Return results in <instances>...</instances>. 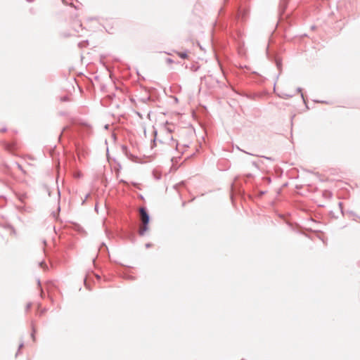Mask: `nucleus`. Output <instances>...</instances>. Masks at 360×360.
<instances>
[{"mask_svg": "<svg viewBox=\"0 0 360 360\" xmlns=\"http://www.w3.org/2000/svg\"><path fill=\"white\" fill-rule=\"evenodd\" d=\"M274 61H275V63H276V65L278 70H279V74H280L282 71V60L281 58H279L278 57H275Z\"/></svg>", "mask_w": 360, "mask_h": 360, "instance_id": "nucleus-5", "label": "nucleus"}, {"mask_svg": "<svg viewBox=\"0 0 360 360\" xmlns=\"http://www.w3.org/2000/svg\"><path fill=\"white\" fill-rule=\"evenodd\" d=\"M121 148H122V151L123 153L129 152V149H128L127 146H125V145H122Z\"/></svg>", "mask_w": 360, "mask_h": 360, "instance_id": "nucleus-14", "label": "nucleus"}, {"mask_svg": "<svg viewBox=\"0 0 360 360\" xmlns=\"http://www.w3.org/2000/svg\"><path fill=\"white\" fill-rule=\"evenodd\" d=\"M166 62H167V63H168V64H172V63H174V60H173L172 58H167L166 59Z\"/></svg>", "mask_w": 360, "mask_h": 360, "instance_id": "nucleus-17", "label": "nucleus"}, {"mask_svg": "<svg viewBox=\"0 0 360 360\" xmlns=\"http://www.w3.org/2000/svg\"><path fill=\"white\" fill-rule=\"evenodd\" d=\"M39 266H40L41 267H43V268H44V266L47 267V266H46V264H45V262H39Z\"/></svg>", "mask_w": 360, "mask_h": 360, "instance_id": "nucleus-19", "label": "nucleus"}, {"mask_svg": "<svg viewBox=\"0 0 360 360\" xmlns=\"http://www.w3.org/2000/svg\"><path fill=\"white\" fill-rule=\"evenodd\" d=\"M314 101L316 103H326L325 101Z\"/></svg>", "mask_w": 360, "mask_h": 360, "instance_id": "nucleus-29", "label": "nucleus"}, {"mask_svg": "<svg viewBox=\"0 0 360 360\" xmlns=\"http://www.w3.org/2000/svg\"><path fill=\"white\" fill-rule=\"evenodd\" d=\"M248 11L246 9L239 8L237 11L236 18L242 21L245 20L248 16Z\"/></svg>", "mask_w": 360, "mask_h": 360, "instance_id": "nucleus-3", "label": "nucleus"}, {"mask_svg": "<svg viewBox=\"0 0 360 360\" xmlns=\"http://www.w3.org/2000/svg\"><path fill=\"white\" fill-rule=\"evenodd\" d=\"M95 210H98V207H97V206H96V207H95Z\"/></svg>", "mask_w": 360, "mask_h": 360, "instance_id": "nucleus-35", "label": "nucleus"}, {"mask_svg": "<svg viewBox=\"0 0 360 360\" xmlns=\"http://www.w3.org/2000/svg\"><path fill=\"white\" fill-rule=\"evenodd\" d=\"M246 176L248 177V178H250V177L252 176V174H250V173H248V174H246Z\"/></svg>", "mask_w": 360, "mask_h": 360, "instance_id": "nucleus-22", "label": "nucleus"}, {"mask_svg": "<svg viewBox=\"0 0 360 360\" xmlns=\"http://www.w3.org/2000/svg\"><path fill=\"white\" fill-rule=\"evenodd\" d=\"M58 195H60V191H59V190H58Z\"/></svg>", "mask_w": 360, "mask_h": 360, "instance_id": "nucleus-33", "label": "nucleus"}, {"mask_svg": "<svg viewBox=\"0 0 360 360\" xmlns=\"http://www.w3.org/2000/svg\"><path fill=\"white\" fill-rule=\"evenodd\" d=\"M37 283H38L39 287L41 288V282H40L39 279L37 280Z\"/></svg>", "mask_w": 360, "mask_h": 360, "instance_id": "nucleus-25", "label": "nucleus"}, {"mask_svg": "<svg viewBox=\"0 0 360 360\" xmlns=\"http://www.w3.org/2000/svg\"><path fill=\"white\" fill-rule=\"evenodd\" d=\"M89 194H86V195L85 196L84 199L83 200L82 204H84L85 201L86 200V199L88 198Z\"/></svg>", "mask_w": 360, "mask_h": 360, "instance_id": "nucleus-20", "label": "nucleus"}, {"mask_svg": "<svg viewBox=\"0 0 360 360\" xmlns=\"http://www.w3.org/2000/svg\"><path fill=\"white\" fill-rule=\"evenodd\" d=\"M238 149H239L240 150L243 151V153H245L249 154V155H255L254 154H252V153H248V152H246V151H245V150H243L240 149L239 148H238Z\"/></svg>", "mask_w": 360, "mask_h": 360, "instance_id": "nucleus-21", "label": "nucleus"}, {"mask_svg": "<svg viewBox=\"0 0 360 360\" xmlns=\"http://www.w3.org/2000/svg\"><path fill=\"white\" fill-rule=\"evenodd\" d=\"M241 360H244V359H241Z\"/></svg>", "mask_w": 360, "mask_h": 360, "instance_id": "nucleus-36", "label": "nucleus"}, {"mask_svg": "<svg viewBox=\"0 0 360 360\" xmlns=\"http://www.w3.org/2000/svg\"><path fill=\"white\" fill-rule=\"evenodd\" d=\"M124 155L128 157L129 158H134L133 155L131 154V153L129 151V152H127L124 153Z\"/></svg>", "mask_w": 360, "mask_h": 360, "instance_id": "nucleus-16", "label": "nucleus"}, {"mask_svg": "<svg viewBox=\"0 0 360 360\" xmlns=\"http://www.w3.org/2000/svg\"><path fill=\"white\" fill-rule=\"evenodd\" d=\"M6 131V128H4V129L0 130V131Z\"/></svg>", "mask_w": 360, "mask_h": 360, "instance_id": "nucleus-31", "label": "nucleus"}, {"mask_svg": "<svg viewBox=\"0 0 360 360\" xmlns=\"http://www.w3.org/2000/svg\"><path fill=\"white\" fill-rule=\"evenodd\" d=\"M289 0H281L279 4L280 11L284 12L285 8L287 7L288 2Z\"/></svg>", "mask_w": 360, "mask_h": 360, "instance_id": "nucleus-6", "label": "nucleus"}, {"mask_svg": "<svg viewBox=\"0 0 360 360\" xmlns=\"http://www.w3.org/2000/svg\"><path fill=\"white\" fill-rule=\"evenodd\" d=\"M296 91H297V92H298V93H301V96H302V100H303V102L304 103V104H305V105H307V103H306V100H305V98H304V97L303 94L302 93V88H301V87H297V89H296ZM306 107H307V108H308V107H307V105H306Z\"/></svg>", "mask_w": 360, "mask_h": 360, "instance_id": "nucleus-9", "label": "nucleus"}, {"mask_svg": "<svg viewBox=\"0 0 360 360\" xmlns=\"http://www.w3.org/2000/svg\"><path fill=\"white\" fill-rule=\"evenodd\" d=\"M128 278L129 279H134V277L133 276H128Z\"/></svg>", "mask_w": 360, "mask_h": 360, "instance_id": "nucleus-32", "label": "nucleus"}, {"mask_svg": "<svg viewBox=\"0 0 360 360\" xmlns=\"http://www.w3.org/2000/svg\"><path fill=\"white\" fill-rule=\"evenodd\" d=\"M18 165V167L19 168V169L22 170V166L20 165V164H17Z\"/></svg>", "mask_w": 360, "mask_h": 360, "instance_id": "nucleus-26", "label": "nucleus"}, {"mask_svg": "<svg viewBox=\"0 0 360 360\" xmlns=\"http://www.w3.org/2000/svg\"><path fill=\"white\" fill-rule=\"evenodd\" d=\"M314 28H315V26H311L312 30H314Z\"/></svg>", "mask_w": 360, "mask_h": 360, "instance_id": "nucleus-34", "label": "nucleus"}, {"mask_svg": "<svg viewBox=\"0 0 360 360\" xmlns=\"http://www.w3.org/2000/svg\"><path fill=\"white\" fill-rule=\"evenodd\" d=\"M251 165H252V166L253 167H255L257 170H259V165H258V164H257V162H255V161H252V162H251Z\"/></svg>", "mask_w": 360, "mask_h": 360, "instance_id": "nucleus-13", "label": "nucleus"}, {"mask_svg": "<svg viewBox=\"0 0 360 360\" xmlns=\"http://www.w3.org/2000/svg\"><path fill=\"white\" fill-rule=\"evenodd\" d=\"M26 198H27L26 193H21V194L18 195V198L21 202H24Z\"/></svg>", "mask_w": 360, "mask_h": 360, "instance_id": "nucleus-7", "label": "nucleus"}, {"mask_svg": "<svg viewBox=\"0 0 360 360\" xmlns=\"http://www.w3.org/2000/svg\"><path fill=\"white\" fill-rule=\"evenodd\" d=\"M293 96H294L293 94H282L281 95H279V97L285 99V98H291Z\"/></svg>", "mask_w": 360, "mask_h": 360, "instance_id": "nucleus-11", "label": "nucleus"}, {"mask_svg": "<svg viewBox=\"0 0 360 360\" xmlns=\"http://www.w3.org/2000/svg\"><path fill=\"white\" fill-rule=\"evenodd\" d=\"M165 130H166V134H167V139L165 140V142L166 143L167 141H168L169 142L174 143L175 141H174L173 137L171 136V133H172V130L169 129V128L166 129ZM159 141L160 143H163L164 142L162 140H159Z\"/></svg>", "mask_w": 360, "mask_h": 360, "instance_id": "nucleus-4", "label": "nucleus"}, {"mask_svg": "<svg viewBox=\"0 0 360 360\" xmlns=\"http://www.w3.org/2000/svg\"><path fill=\"white\" fill-rule=\"evenodd\" d=\"M120 182L123 183L124 184H128V183L126 181L123 180V179L120 180Z\"/></svg>", "mask_w": 360, "mask_h": 360, "instance_id": "nucleus-23", "label": "nucleus"}, {"mask_svg": "<svg viewBox=\"0 0 360 360\" xmlns=\"http://www.w3.org/2000/svg\"><path fill=\"white\" fill-rule=\"evenodd\" d=\"M262 158H266V159H267V160H271V158H268V157H266V156H262Z\"/></svg>", "mask_w": 360, "mask_h": 360, "instance_id": "nucleus-30", "label": "nucleus"}, {"mask_svg": "<svg viewBox=\"0 0 360 360\" xmlns=\"http://www.w3.org/2000/svg\"><path fill=\"white\" fill-rule=\"evenodd\" d=\"M23 345H24V343H23V342H22L20 344V345H19L18 350V352H17V353H16L15 356H18V354H19V352H20V349L23 347Z\"/></svg>", "mask_w": 360, "mask_h": 360, "instance_id": "nucleus-15", "label": "nucleus"}, {"mask_svg": "<svg viewBox=\"0 0 360 360\" xmlns=\"http://www.w3.org/2000/svg\"><path fill=\"white\" fill-rule=\"evenodd\" d=\"M32 331L31 333V337H32V340L34 341L35 340L34 333H35L36 330H35L34 325L32 326Z\"/></svg>", "mask_w": 360, "mask_h": 360, "instance_id": "nucleus-12", "label": "nucleus"}, {"mask_svg": "<svg viewBox=\"0 0 360 360\" xmlns=\"http://www.w3.org/2000/svg\"><path fill=\"white\" fill-rule=\"evenodd\" d=\"M265 193H266V191H261V192H260V193H259V195H264V194H265Z\"/></svg>", "mask_w": 360, "mask_h": 360, "instance_id": "nucleus-28", "label": "nucleus"}, {"mask_svg": "<svg viewBox=\"0 0 360 360\" xmlns=\"http://www.w3.org/2000/svg\"><path fill=\"white\" fill-rule=\"evenodd\" d=\"M174 146H175L176 150H178V143L177 142H176Z\"/></svg>", "mask_w": 360, "mask_h": 360, "instance_id": "nucleus-27", "label": "nucleus"}, {"mask_svg": "<svg viewBox=\"0 0 360 360\" xmlns=\"http://www.w3.org/2000/svg\"><path fill=\"white\" fill-rule=\"evenodd\" d=\"M177 54L182 59H186V58H188V53H187V51L177 52Z\"/></svg>", "mask_w": 360, "mask_h": 360, "instance_id": "nucleus-8", "label": "nucleus"}, {"mask_svg": "<svg viewBox=\"0 0 360 360\" xmlns=\"http://www.w3.org/2000/svg\"><path fill=\"white\" fill-rule=\"evenodd\" d=\"M151 245H151L150 243H146V247L147 248H148L151 247Z\"/></svg>", "mask_w": 360, "mask_h": 360, "instance_id": "nucleus-24", "label": "nucleus"}, {"mask_svg": "<svg viewBox=\"0 0 360 360\" xmlns=\"http://www.w3.org/2000/svg\"><path fill=\"white\" fill-rule=\"evenodd\" d=\"M72 29L78 34V36H82L84 32L86 31L83 27L82 24L79 20H75L72 23Z\"/></svg>", "mask_w": 360, "mask_h": 360, "instance_id": "nucleus-2", "label": "nucleus"}, {"mask_svg": "<svg viewBox=\"0 0 360 360\" xmlns=\"http://www.w3.org/2000/svg\"><path fill=\"white\" fill-rule=\"evenodd\" d=\"M140 214L141 216V221L143 227L139 229V233L140 236H143L145 232L148 229V224L150 222V215L146 207H142L139 210Z\"/></svg>", "mask_w": 360, "mask_h": 360, "instance_id": "nucleus-1", "label": "nucleus"}, {"mask_svg": "<svg viewBox=\"0 0 360 360\" xmlns=\"http://www.w3.org/2000/svg\"><path fill=\"white\" fill-rule=\"evenodd\" d=\"M32 307V303H27V305H26V307H25V310L26 311H28Z\"/></svg>", "mask_w": 360, "mask_h": 360, "instance_id": "nucleus-18", "label": "nucleus"}, {"mask_svg": "<svg viewBox=\"0 0 360 360\" xmlns=\"http://www.w3.org/2000/svg\"><path fill=\"white\" fill-rule=\"evenodd\" d=\"M153 133H154V135H155V138H154V139L152 141L151 148H153V147L156 146V136L158 134V131H154Z\"/></svg>", "mask_w": 360, "mask_h": 360, "instance_id": "nucleus-10", "label": "nucleus"}]
</instances>
